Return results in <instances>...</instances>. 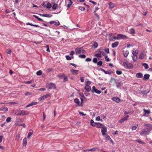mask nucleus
<instances>
[{
  "mask_svg": "<svg viewBox=\"0 0 152 152\" xmlns=\"http://www.w3.org/2000/svg\"><path fill=\"white\" fill-rule=\"evenodd\" d=\"M151 129L145 128L143 129L140 133L141 135H148L149 134V132L151 130Z\"/></svg>",
  "mask_w": 152,
  "mask_h": 152,
  "instance_id": "f257e3e1",
  "label": "nucleus"
},
{
  "mask_svg": "<svg viewBox=\"0 0 152 152\" xmlns=\"http://www.w3.org/2000/svg\"><path fill=\"white\" fill-rule=\"evenodd\" d=\"M123 65L126 68L129 69H132L133 68V65L127 61H124Z\"/></svg>",
  "mask_w": 152,
  "mask_h": 152,
  "instance_id": "f03ea898",
  "label": "nucleus"
},
{
  "mask_svg": "<svg viewBox=\"0 0 152 152\" xmlns=\"http://www.w3.org/2000/svg\"><path fill=\"white\" fill-rule=\"evenodd\" d=\"M46 87L48 89H54L56 88V85L54 83L50 82L46 84Z\"/></svg>",
  "mask_w": 152,
  "mask_h": 152,
  "instance_id": "7ed1b4c3",
  "label": "nucleus"
},
{
  "mask_svg": "<svg viewBox=\"0 0 152 152\" xmlns=\"http://www.w3.org/2000/svg\"><path fill=\"white\" fill-rule=\"evenodd\" d=\"M18 113L17 114H16V113H15V114L17 115H28L29 114V113L28 112L24 110H19L18 111Z\"/></svg>",
  "mask_w": 152,
  "mask_h": 152,
  "instance_id": "20e7f679",
  "label": "nucleus"
},
{
  "mask_svg": "<svg viewBox=\"0 0 152 152\" xmlns=\"http://www.w3.org/2000/svg\"><path fill=\"white\" fill-rule=\"evenodd\" d=\"M75 50L76 54H79L80 53H85V50L83 49V48L81 47L76 48Z\"/></svg>",
  "mask_w": 152,
  "mask_h": 152,
  "instance_id": "39448f33",
  "label": "nucleus"
},
{
  "mask_svg": "<svg viewBox=\"0 0 152 152\" xmlns=\"http://www.w3.org/2000/svg\"><path fill=\"white\" fill-rule=\"evenodd\" d=\"M94 92L97 94H100L101 93V91L96 89L95 88V87L94 86L92 87V90H91V92L92 93H94Z\"/></svg>",
  "mask_w": 152,
  "mask_h": 152,
  "instance_id": "423d86ee",
  "label": "nucleus"
},
{
  "mask_svg": "<svg viewBox=\"0 0 152 152\" xmlns=\"http://www.w3.org/2000/svg\"><path fill=\"white\" fill-rule=\"evenodd\" d=\"M117 36H118L119 39H128L127 36L124 34H119L117 35Z\"/></svg>",
  "mask_w": 152,
  "mask_h": 152,
  "instance_id": "0eeeda50",
  "label": "nucleus"
},
{
  "mask_svg": "<svg viewBox=\"0 0 152 152\" xmlns=\"http://www.w3.org/2000/svg\"><path fill=\"white\" fill-rule=\"evenodd\" d=\"M107 132V127L104 126L102 128L101 132L102 135H104L106 134V133Z\"/></svg>",
  "mask_w": 152,
  "mask_h": 152,
  "instance_id": "6e6552de",
  "label": "nucleus"
},
{
  "mask_svg": "<svg viewBox=\"0 0 152 152\" xmlns=\"http://www.w3.org/2000/svg\"><path fill=\"white\" fill-rule=\"evenodd\" d=\"M48 23H50L51 25H52L53 24L56 26L59 25L60 24L58 20H56L55 21H51Z\"/></svg>",
  "mask_w": 152,
  "mask_h": 152,
  "instance_id": "1a4fd4ad",
  "label": "nucleus"
},
{
  "mask_svg": "<svg viewBox=\"0 0 152 152\" xmlns=\"http://www.w3.org/2000/svg\"><path fill=\"white\" fill-rule=\"evenodd\" d=\"M50 94H46L45 95H43L41 96L40 98L39 99V100H42L46 99L47 98L49 97L50 96Z\"/></svg>",
  "mask_w": 152,
  "mask_h": 152,
  "instance_id": "9d476101",
  "label": "nucleus"
},
{
  "mask_svg": "<svg viewBox=\"0 0 152 152\" xmlns=\"http://www.w3.org/2000/svg\"><path fill=\"white\" fill-rule=\"evenodd\" d=\"M111 100L113 101H115L117 103H118L120 102L121 100L118 97H113L111 98Z\"/></svg>",
  "mask_w": 152,
  "mask_h": 152,
  "instance_id": "9b49d317",
  "label": "nucleus"
},
{
  "mask_svg": "<svg viewBox=\"0 0 152 152\" xmlns=\"http://www.w3.org/2000/svg\"><path fill=\"white\" fill-rule=\"evenodd\" d=\"M101 70L104 72L106 74H108L109 75H110L113 72L111 70H109V71H106L102 68H101Z\"/></svg>",
  "mask_w": 152,
  "mask_h": 152,
  "instance_id": "f8f14e48",
  "label": "nucleus"
},
{
  "mask_svg": "<svg viewBox=\"0 0 152 152\" xmlns=\"http://www.w3.org/2000/svg\"><path fill=\"white\" fill-rule=\"evenodd\" d=\"M104 137L106 140L110 141L111 142L113 143V140L107 134H106L105 135H104Z\"/></svg>",
  "mask_w": 152,
  "mask_h": 152,
  "instance_id": "ddd939ff",
  "label": "nucleus"
},
{
  "mask_svg": "<svg viewBox=\"0 0 152 152\" xmlns=\"http://www.w3.org/2000/svg\"><path fill=\"white\" fill-rule=\"evenodd\" d=\"M129 117V116L128 115L126 116L125 117H124V118H123L121 119L119 121V122L121 123H123L124 121L126 120Z\"/></svg>",
  "mask_w": 152,
  "mask_h": 152,
  "instance_id": "4468645a",
  "label": "nucleus"
},
{
  "mask_svg": "<svg viewBox=\"0 0 152 152\" xmlns=\"http://www.w3.org/2000/svg\"><path fill=\"white\" fill-rule=\"evenodd\" d=\"M37 104V102H32L30 104H28L26 107H29L30 106L36 105Z\"/></svg>",
  "mask_w": 152,
  "mask_h": 152,
  "instance_id": "2eb2a0df",
  "label": "nucleus"
},
{
  "mask_svg": "<svg viewBox=\"0 0 152 152\" xmlns=\"http://www.w3.org/2000/svg\"><path fill=\"white\" fill-rule=\"evenodd\" d=\"M150 77V75L148 74H145L144 75V77L143 79V80H146L149 79Z\"/></svg>",
  "mask_w": 152,
  "mask_h": 152,
  "instance_id": "dca6fc26",
  "label": "nucleus"
},
{
  "mask_svg": "<svg viewBox=\"0 0 152 152\" xmlns=\"http://www.w3.org/2000/svg\"><path fill=\"white\" fill-rule=\"evenodd\" d=\"M119 44L118 42H116L112 44V47L113 48H114L117 47Z\"/></svg>",
  "mask_w": 152,
  "mask_h": 152,
  "instance_id": "f3484780",
  "label": "nucleus"
},
{
  "mask_svg": "<svg viewBox=\"0 0 152 152\" xmlns=\"http://www.w3.org/2000/svg\"><path fill=\"white\" fill-rule=\"evenodd\" d=\"M96 126L97 128H101L102 129L104 126V125L100 123H97L96 124Z\"/></svg>",
  "mask_w": 152,
  "mask_h": 152,
  "instance_id": "a211bd4d",
  "label": "nucleus"
},
{
  "mask_svg": "<svg viewBox=\"0 0 152 152\" xmlns=\"http://www.w3.org/2000/svg\"><path fill=\"white\" fill-rule=\"evenodd\" d=\"M108 4L109 7V8L110 9H112L115 6V4L111 2H109Z\"/></svg>",
  "mask_w": 152,
  "mask_h": 152,
  "instance_id": "6ab92c4d",
  "label": "nucleus"
},
{
  "mask_svg": "<svg viewBox=\"0 0 152 152\" xmlns=\"http://www.w3.org/2000/svg\"><path fill=\"white\" fill-rule=\"evenodd\" d=\"M136 77L137 78H141L143 77L142 74L141 73H138L136 74Z\"/></svg>",
  "mask_w": 152,
  "mask_h": 152,
  "instance_id": "aec40b11",
  "label": "nucleus"
},
{
  "mask_svg": "<svg viewBox=\"0 0 152 152\" xmlns=\"http://www.w3.org/2000/svg\"><path fill=\"white\" fill-rule=\"evenodd\" d=\"M26 25H30L31 26H34L36 27H41L40 26L37 25H34L31 23H26Z\"/></svg>",
  "mask_w": 152,
  "mask_h": 152,
  "instance_id": "412c9836",
  "label": "nucleus"
},
{
  "mask_svg": "<svg viewBox=\"0 0 152 152\" xmlns=\"http://www.w3.org/2000/svg\"><path fill=\"white\" fill-rule=\"evenodd\" d=\"M143 111H144V112H145V114H144L143 115V116H146V115H145V114H149L150 113V111L149 110H145V109H143Z\"/></svg>",
  "mask_w": 152,
  "mask_h": 152,
  "instance_id": "4be33fe9",
  "label": "nucleus"
},
{
  "mask_svg": "<svg viewBox=\"0 0 152 152\" xmlns=\"http://www.w3.org/2000/svg\"><path fill=\"white\" fill-rule=\"evenodd\" d=\"M97 122H94V121L93 120H91L90 123L91 125L92 126H96V124H97Z\"/></svg>",
  "mask_w": 152,
  "mask_h": 152,
  "instance_id": "5701e85b",
  "label": "nucleus"
},
{
  "mask_svg": "<svg viewBox=\"0 0 152 152\" xmlns=\"http://www.w3.org/2000/svg\"><path fill=\"white\" fill-rule=\"evenodd\" d=\"M85 88L88 92H89L91 90V87L89 86H85Z\"/></svg>",
  "mask_w": 152,
  "mask_h": 152,
  "instance_id": "b1692460",
  "label": "nucleus"
},
{
  "mask_svg": "<svg viewBox=\"0 0 152 152\" xmlns=\"http://www.w3.org/2000/svg\"><path fill=\"white\" fill-rule=\"evenodd\" d=\"M71 72L74 75H77L78 74L79 71L78 70L72 69L71 70Z\"/></svg>",
  "mask_w": 152,
  "mask_h": 152,
  "instance_id": "393cba45",
  "label": "nucleus"
},
{
  "mask_svg": "<svg viewBox=\"0 0 152 152\" xmlns=\"http://www.w3.org/2000/svg\"><path fill=\"white\" fill-rule=\"evenodd\" d=\"M134 50L132 51V53L134 55L137 56L138 53V49H136L134 51Z\"/></svg>",
  "mask_w": 152,
  "mask_h": 152,
  "instance_id": "a878e982",
  "label": "nucleus"
},
{
  "mask_svg": "<svg viewBox=\"0 0 152 152\" xmlns=\"http://www.w3.org/2000/svg\"><path fill=\"white\" fill-rule=\"evenodd\" d=\"M68 4H67V7L68 8H69L71 6L72 4V2L71 0H68Z\"/></svg>",
  "mask_w": 152,
  "mask_h": 152,
  "instance_id": "bb28decb",
  "label": "nucleus"
},
{
  "mask_svg": "<svg viewBox=\"0 0 152 152\" xmlns=\"http://www.w3.org/2000/svg\"><path fill=\"white\" fill-rule=\"evenodd\" d=\"M27 139L26 138L23 139V146H26L27 144Z\"/></svg>",
  "mask_w": 152,
  "mask_h": 152,
  "instance_id": "cd10ccee",
  "label": "nucleus"
},
{
  "mask_svg": "<svg viewBox=\"0 0 152 152\" xmlns=\"http://www.w3.org/2000/svg\"><path fill=\"white\" fill-rule=\"evenodd\" d=\"M145 58V55L143 53H142L140 54L139 55V58L141 59L142 60L144 58Z\"/></svg>",
  "mask_w": 152,
  "mask_h": 152,
  "instance_id": "c85d7f7f",
  "label": "nucleus"
},
{
  "mask_svg": "<svg viewBox=\"0 0 152 152\" xmlns=\"http://www.w3.org/2000/svg\"><path fill=\"white\" fill-rule=\"evenodd\" d=\"M74 102L75 103L77 104L78 105H79L80 101L78 98H76L75 99H74Z\"/></svg>",
  "mask_w": 152,
  "mask_h": 152,
  "instance_id": "c756f323",
  "label": "nucleus"
},
{
  "mask_svg": "<svg viewBox=\"0 0 152 152\" xmlns=\"http://www.w3.org/2000/svg\"><path fill=\"white\" fill-rule=\"evenodd\" d=\"M99 149L97 148H93L88 149V151H95L96 150H98Z\"/></svg>",
  "mask_w": 152,
  "mask_h": 152,
  "instance_id": "7c9ffc66",
  "label": "nucleus"
},
{
  "mask_svg": "<svg viewBox=\"0 0 152 152\" xmlns=\"http://www.w3.org/2000/svg\"><path fill=\"white\" fill-rule=\"evenodd\" d=\"M142 65L144 67L145 69H147L149 68V66L148 64L145 63H143L142 64Z\"/></svg>",
  "mask_w": 152,
  "mask_h": 152,
  "instance_id": "2f4dec72",
  "label": "nucleus"
},
{
  "mask_svg": "<svg viewBox=\"0 0 152 152\" xmlns=\"http://www.w3.org/2000/svg\"><path fill=\"white\" fill-rule=\"evenodd\" d=\"M98 50H99V53L101 55H102L103 56H105L106 55L104 51H100L99 49H98Z\"/></svg>",
  "mask_w": 152,
  "mask_h": 152,
  "instance_id": "473e14b6",
  "label": "nucleus"
},
{
  "mask_svg": "<svg viewBox=\"0 0 152 152\" xmlns=\"http://www.w3.org/2000/svg\"><path fill=\"white\" fill-rule=\"evenodd\" d=\"M150 91L149 90L148 91H142L141 92V94H143V95H146L147 93H149Z\"/></svg>",
  "mask_w": 152,
  "mask_h": 152,
  "instance_id": "72a5a7b5",
  "label": "nucleus"
},
{
  "mask_svg": "<svg viewBox=\"0 0 152 152\" xmlns=\"http://www.w3.org/2000/svg\"><path fill=\"white\" fill-rule=\"evenodd\" d=\"M132 59L134 61H135L137 60V56L133 55L132 56Z\"/></svg>",
  "mask_w": 152,
  "mask_h": 152,
  "instance_id": "f704fd0d",
  "label": "nucleus"
},
{
  "mask_svg": "<svg viewBox=\"0 0 152 152\" xmlns=\"http://www.w3.org/2000/svg\"><path fill=\"white\" fill-rule=\"evenodd\" d=\"M129 53V52L128 51H126L124 53V55L125 57H127Z\"/></svg>",
  "mask_w": 152,
  "mask_h": 152,
  "instance_id": "c9c22d12",
  "label": "nucleus"
},
{
  "mask_svg": "<svg viewBox=\"0 0 152 152\" xmlns=\"http://www.w3.org/2000/svg\"><path fill=\"white\" fill-rule=\"evenodd\" d=\"M136 141L137 142L139 143L142 144H145V142L140 140H136Z\"/></svg>",
  "mask_w": 152,
  "mask_h": 152,
  "instance_id": "e433bc0d",
  "label": "nucleus"
},
{
  "mask_svg": "<svg viewBox=\"0 0 152 152\" xmlns=\"http://www.w3.org/2000/svg\"><path fill=\"white\" fill-rule=\"evenodd\" d=\"M33 131H32L31 132H29L28 133V135L27 136V138H28L30 137L33 134Z\"/></svg>",
  "mask_w": 152,
  "mask_h": 152,
  "instance_id": "4c0bfd02",
  "label": "nucleus"
},
{
  "mask_svg": "<svg viewBox=\"0 0 152 152\" xmlns=\"http://www.w3.org/2000/svg\"><path fill=\"white\" fill-rule=\"evenodd\" d=\"M58 6V4H54L52 6V9L53 10H55L56 9Z\"/></svg>",
  "mask_w": 152,
  "mask_h": 152,
  "instance_id": "58836bf2",
  "label": "nucleus"
},
{
  "mask_svg": "<svg viewBox=\"0 0 152 152\" xmlns=\"http://www.w3.org/2000/svg\"><path fill=\"white\" fill-rule=\"evenodd\" d=\"M130 33L131 34H134L135 33L134 29L133 28H132L130 30Z\"/></svg>",
  "mask_w": 152,
  "mask_h": 152,
  "instance_id": "ea45409f",
  "label": "nucleus"
},
{
  "mask_svg": "<svg viewBox=\"0 0 152 152\" xmlns=\"http://www.w3.org/2000/svg\"><path fill=\"white\" fill-rule=\"evenodd\" d=\"M33 16L37 18L39 21H44L41 18H39L38 16L36 15H33Z\"/></svg>",
  "mask_w": 152,
  "mask_h": 152,
  "instance_id": "a19ab883",
  "label": "nucleus"
},
{
  "mask_svg": "<svg viewBox=\"0 0 152 152\" xmlns=\"http://www.w3.org/2000/svg\"><path fill=\"white\" fill-rule=\"evenodd\" d=\"M123 84L122 83L119 82L118 84L117 85V87L118 88H120L121 86H122Z\"/></svg>",
  "mask_w": 152,
  "mask_h": 152,
  "instance_id": "79ce46f5",
  "label": "nucleus"
},
{
  "mask_svg": "<svg viewBox=\"0 0 152 152\" xmlns=\"http://www.w3.org/2000/svg\"><path fill=\"white\" fill-rule=\"evenodd\" d=\"M144 126L149 127V128L151 129L152 128V125L149 124H144Z\"/></svg>",
  "mask_w": 152,
  "mask_h": 152,
  "instance_id": "37998d69",
  "label": "nucleus"
},
{
  "mask_svg": "<svg viewBox=\"0 0 152 152\" xmlns=\"http://www.w3.org/2000/svg\"><path fill=\"white\" fill-rule=\"evenodd\" d=\"M37 75L40 76L42 74V71L41 70H39L36 72Z\"/></svg>",
  "mask_w": 152,
  "mask_h": 152,
  "instance_id": "c03bdc74",
  "label": "nucleus"
},
{
  "mask_svg": "<svg viewBox=\"0 0 152 152\" xmlns=\"http://www.w3.org/2000/svg\"><path fill=\"white\" fill-rule=\"evenodd\" d=\"M51 7V4L50 3L48 2L47 3V5H46L47 8H48V9H50Z\"/></svg>",
  "mask_w": 152,
  "mask_h": 152,
  "instance_id": "a18cd8bd",
  "label": "nucleus"
},
{
  "mask_svg": "<svg viewBox=\"0 0 152 152\" xmlns=\"http://www.w3.org/2000/svg\"><path fill=\"white\" fill-rule=\"evenodd\" d=\"M95 56L99 58H101L102 57V56L99 53L97 54H96L95 55Z\"/></svg>",
  "mask_w": 152,
  "mask_h": 152,
  "instance_id": "49530a36",
  "label": "nucleus"
},
{
  "mask_svg": "<svg viewBox=\"0 0 152 152\" xmlns=\"http://www.w3.org/2000/svg\"><path fill=\"white\" fill-rule=\"evenodd\" d=\"M113 81V82L115 83H116V80L114 78L111 77L110 79V82H112Z\"/></svg>",
  "mask_w": 152,
  "mask_h": 152,
  "instance_id": "de8ad7c7",
  "label": "nucleus"
},
{
  "mask_svg": "<svg viewBox=\"0 0 152 152\" xmlns=\"http://www.w3.org/2000/svg\"><path fill=\"white\" fill-rule=\"evenodd\" d=\"M98 46V44L96 42H95L93 45V46L94 47V48H96Z\"/></svg>",
  "mask_w": 152,
  "mask_h": 152,
  "instance_id": "09e8293b",
  "label": "nucleus"
},
{
  "mask_svg": "<svg viewBox=\"0 0 152 152\" xmlns=\"http://www.w3.org/2000/svg\"><path fill=\"white\" fill-rule=\"evenodd\" d=\"M78 57L79 58H85L86 57V56L84 54L80 55H79Z\"/></svg>",
  "mask_w": 152,
  "mask_h": 152,
  "instance_id": "8fccbe9b",
  "label": "nucleus"
},
{
  "mask_svg": "<svg viewBox=\"0 0 152 152\" xmlns=\"http://www.w3.org/2000/svg\"><path fill=\"white\" fill-rule=\"evenodd\" d=\"M78 9L83 11H85V9L84 7H83L81 6L79 7H78Z\"/></svg>",
  "mask_w": 152,
  "mask_h": 152,
  "instance_id": "3c124183",
  "label": "nucleus"
},
{
  "mask_svg": "<svg viewBox=\"0 0 152 152\" xmlns=\"http://www.w3.org/2000/svg\"><path fill=\"white\" fill-rule=\"evenodd\" d=\"M104 56V58L105 59V61H110V59L109 58L108 56H107V55H106L105 56Z\"/></svg>",
  "mask_w": 152,
  "mask_h": 152,
  "instance_id": "603ef678",
  "label": "nucleus"
},
{
  "mask_svg": "<svg viewBox=\"0 0 152 152\" xmlns=\"http://www.w3.org/2000/svg\"><path fill=\"white\" fill-rule=\"evenodd\" d=\"M97 65L98 66H101L102 64V61H100L97 62Z\"/></svg>",
  "mask_w": 152,
  "mask_h": 152,
  "instance_id": "864d4df0",
  "label": "nucleus"
},
{
  "mask_svg": "<svg viewBox=\"0 0 152 152\" xmlns=\"http://www.w3.org/2000/svg\"><path fill=\"white\" fill-rule=\"evenodd\" d=\"M66 58L67 60H71V57H70V56L68 55L66 56Z\"/></svg>",
  "mask_w": 152,
  "mask_h": 152,
  "instance_id": "5fc2aeb1",
  "label": "nucleus"
},
{
  "mask_svg": "<svg viewBox=\"0 0 152 152\" xmlns=\"http://www.w3.org/2000/svg\"><path fill=\"white\" fill-rule=\"evenodd\" d=\"M116 73L118 75H121L122 74V72L121 71L117 70L116 71Z\"/></svg>",
  "mask_w": 152,
  "mask_h": 152,
  "instance_id": "6e6d98bb",
  "label": "nucleus"
},
{
  "mask_svg": "<svg viewBox=\"0 0 152 152\" xmlns=\"http://www.w3.org/2000/svg\"><path fill=\"white\" fill-rule=\"evenodd\" d=\"M93 61L94 63H97V58H94L93 59Z\"/></svg>",
  "mask_w": 152,
  "mask_h": 152,
  "instance_id": "4d7b16f0",
  "label": "nucleus"
},
{
  "mask_svg": "<svg viewBox=\"0 0 152 152\" xmlns=\"http://www.w3.org/2000/svg\"><path fill=\"white\" fill-rule=\"evenodd\" d=\"M11 118L10 117H8L6 120V121L7 122H9L11 121Z\"/></svg>",
  "mask_w": 152,
  "mask_h": 152,
  "instance_id": "13d9d810",
  "label": "nucleus"
},
{
  "mask_svg": "<svg viewBox=\"0 0 152 152\" xmlns=\"http://www.w3.org/2000/svg\"><path fill=\"white\" fill-rule=\"evenodd\" d=\"M104 50L107 53H109V49L108 48L104 49Z\"/></svg>",
  "mask_w": 152,
  "mask_h": 152,
  "instance_id": "bf43d9fd",
  "label": "nucleus"
},
{
  "mask_svg": "<svg viewBox=\"0 0 152 152\" xmlns=\"http://www.w3.org/2000/svg\"><path fill=\"white\" fill-rule=\"evenodd\" d=\"M96 120L97 121H102V119H100V118L99 116H98L97 117H96Z\"/></svg>",
  "mask_w": 152,
  "mask_h": 152,
  "instance_id": "052dcab7",
  "label": "nucleus"
},
{
  "mask_svg": "<svg viewBox=\"0 0 152 152\" xmlns=\"http://www.w3.org/2000/svg\"><path fill=\"white\" fill-rule=\"evenodd\" d=\"M91 83V82L90 81H87L86 82V86H89Z\"/></svg>",
  "mask_w": 152,
  "mask_h": 152,
  "instance_id": "680f3d73",
  "label": "nucleus"
},
{
  "mask_svg": "<svg viewBox=\"0 0 152 152\" xmlns=\"http://www.w3.org/2000/svg\"><path fill=\"white\" fill-rule=\"evenodd\" d=\"M52 16V15L50 14H45V17L47 18H50Z\"/></svg>",
  "mask_w": 152,
  "mask_h": 152,
  "instance_id": "e2e57ef3",
  "label": "nucleus"
},
{
  "mask_svg": "<svg viewBox=\"0 0 152 152\" xmlns=\"http://www.w3.org/2000/svg\"><path fill=\"white\" fill-rule=\"evenodd\" d=\"M53 71V69L51 68H49L47 69V72H50Z\"/></svg>",
  "mask_w": 152,
  "mask_h": 152,
  "instance_id": "0e129e2a",
  "label": "nucleus"
},
{
  "mask_svg": "<svg viewBox=\"0 0 152 152\" xmlns=\"http://www.w3.org/2000/svg\"><path fill=\"white\" fill-rule=\"evenodd\" d=\"M137 127L135 126H134L132 127V129L133 130H135L136 129Z\"/></svg>",
  "mask_w": 152,
  "mask_h": 152,
  "instance_id": "69168bd1",
  "label": "nucleus"
},
{
  "mask_svg": "<svg viewBox=\"0 0 152 152\" xmlns=\"http://www.w3.org/2000/svg\"><path fill=\"white\" fill-rule=\"evenodd\" d=\"M31 92H26V93L25 94L26 96H28V95H31Z\"/></svg>",
  "mask_w": 152,
  "mask_h": 152,
  "instance_id": "338daca9",
  "label": "nucleus"
},
{
  "mask_svg": "<svg viewBox=\"0 0 152 152\" xmlns=\"http://www.w3.org/2000/svg\"><path fill=\"white\" fill-rule=\"evenodd\" d=\"M91 58H87L86 59V61L87 62H90L91 61Z\"/></svg>",
  "mask_w": 152,
  "mask_h": 152,
  "instance_id": "774afa93",
  "label": "nucleus"
}]
</instances>
